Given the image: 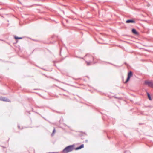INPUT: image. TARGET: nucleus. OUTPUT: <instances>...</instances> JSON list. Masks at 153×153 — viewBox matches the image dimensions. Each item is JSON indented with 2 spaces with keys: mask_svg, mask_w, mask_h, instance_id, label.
Wrapping results in <instances>:
<instances>
[{
  "mask_svg": "<svg viewBox=\"0 0 153 153\" xmlns=\"http://www.w3.org/2000/svg\"><path fill=\"white\" fill-rule=\"evenodd\" d=\"M14 38H23V37H18L16 36H14Z\"/></svg>",
  "mask_w": 153,
  "mask_h": 153,
  "instance_id": "obj_9",
  "label": "nucleus"
},
{
  "mask_svg": "<svg viewBox=\"0 0 153 153\" xmlns=\"http://www.w3.org/2000/svg\"><path fill=\"white\" fill-rule=\"evenodd\" d=\"M89 57H90V59H93V57H92L91 56H90Z\"/></svg>",
  "mask_w": 153,
  "mask_h": 153,
  "instance_id": "obj_11",
  "label": "nucleus"
},
{
  "mask_svg": "<svg viewBox=\"0 0 153 153\" xmlns=\"http://www.w3.org/2000/svg\"><path fill=\"white\" fill-rule=\"evenodd\" d=\"M147 95H148V97L149 99L150 100H151L152 99L151 98V97L150 94L149 93H148Z\"/></svg>",
  "mask_w": 153,
  "mask_h": 153,
  "instance_id": "obj_7",
  "label": "nucleus"
},
{
  "mask_svg": "<svg viewBox=\"0 0 153 153\" xmlns=\"http://www.w3.org/2000/svg\"><path fill=\"white\" fill-rule=\"evenodd\" d=\"M55 129H54L53 130V133L52 134L53 135V134H54L55 132Z\"/></svg>",
  "mask_w": 153,
  "mask_h": 153,
  "instance_id": "obj_10",
  "label": "nucleus"
},
{
  "mask_svg": "<svg viewBox=\"0 0 153 153\" xmlns=\"http://www.w3.org/2000/svg\"><path fill=\"white\" fill-rule=\"evenodd\" d=\"M146 83L147 84H148L150 86H153V85H152V84L150 82L146 81Z\"/></svg>",
  "mask_w": 153,
  "mask_h": 153,
  "instance_id": "obj_6",
  "label": "nucleus"
},
{
  "mask_svg": "<svg viewBox=\"0 0 153 153\" xmlns=\"http://www.w3.org/2000/svg\"><path fill=\"white\" fill-rule=\"evenodd\" d=\"M89 62H86L87 65H89L91 64V60H89Z\"/></svg>",
  "mask_w": 153,
  "mask_h": 153,
  "instance_id": "obj_8",
  "label": "nucleus"
},
{
  "mask_svg": "<svg viewBox=\"0 0 153 153\" xmlns=\"http://www.w3.org/2000/svg\"><path fill=\"white\" fill-rule=\"evenodd\" d=\"M126 23H135V21L133 20L129 19L126 20Z\"/></svg>",
  "mask_w": 153,
  "mask_h": 153,
  "instance_id": "obj_3",
  "label": "nucleus"
},
{
  "mask_svg": "<svg viewBox=\"0 0 153 153\" xmlns=\"http://www.w3.org/2000/svg\"><path fill=\"white\" fill-rule=\"evenodd\" d=\"M84 147V145L83 144H82V145H81L79 147H77L75 149L76 150H79V149L81 148H83Z\"/></svg>",
  "mask_w": 153,
  "mask_h": 153,
  "instance_id": "obj_5",
  "label": "nucleus"
},
{
  "mask_svg": "<svg viewBox=\"0 0 153 153\" xmlns=\"http://www.w3.org/2000/svg\"><path fill=\"white\" fill-rule=\"evenodd\" d=\"M132 76V73L131 71H130L128 74V77L125 82V83H126L128 82L130 80V79L131 77Z\"/></svg>",
  "mask_w": 153,
  "mask_h": 153,
  "instance_id": "obj_2",
  "label": "nucleus"
},
{
  "mask_svg": "<svg viewBox=\"0 0 153 153\" xmlns=\"http://www.w3.org/2000/svg\"><path fill=\"white\" fill-rule=\"evenodd\" d=\"M132 32L134 34L136 35H138L139 33L134 28L132 30Z\"/></svg>",
  "mask_w": 153,
  "mask_h": 153,
  "instance_id": "obj_4",
  "label": "nucleus"
},
{
  "mask_svg": "<svg viewBox=\"0 0 153 153\" xmlns=\"http://www.w3.org/2000/svg\"><path fill=\"white\" fill-rule=\"evenodd\" d=\"M74 145H70L66 147L62 151L63 153H68L70 152L74 149Z\"/></svg>",
  "mask_w": 153,
  "mask_h": 153,
  "instance_id": "obj_1",
  "label": "nucleus"
}]
</instances>
